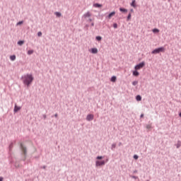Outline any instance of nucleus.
Returning a JSON list of instances; mask_svg holds the SVG:
<instances>
[{
	"label": "nucleus",
	"mask_w": 181,
	"mask_h": 181,
	"mask_svg": "<svg viewBox=\"0 0 181 181\" xmlns=\"http://www.w3.org/2000/svg\"><path fill=\"white\" fill-rule=\"evenodd\" d=\"M33 49H30L28 51V54L30 55V54H33Z\"/></svg>",
	"instance_id": "6ab92c4d"
},
{
	"label": "nucleus",
	"mask_w": 181,
	"mask_h": 181,
	"mask_svg": "<svg viewBox=\"0 0 181 181\" xmlns=\"http://www.w3.org/2000/svg\"><path fill=\"white\" fill-rule=\"evenodd\" d=\"M22 151L23 152L24 155H26V148L23 147V144H21Z\"/></svg>",
	"instance_id": "1a4fd4ad"
},
{
	"label": "nucleus",
	"mask_w": 181,
	"mask_h": 181,
	"mask_svg": "<svg viewBox=\"0 0 181 181\" xmlns=\"http://www.w3.org/2000/svg\"><path fill=\"white\" fill-rule=\"evenodd\" d=\"M131 19V13H129L127 16V20L129 21Z\"/></svg>",
	"instance_id": "393cba45"
},
{
	"label": "nucleus",
	"mask_w": 181,
	"mask_h": 181,
	"mask_svg": "<svg viewBox=\"0 0 181 181\" xmlns=\"http://www.w3.org/2000/svg\"><path fill=\"white\" fill-rule=\"evenodd\" d=\"M22 23H23V21H20V22H18V23H17V25H22Z\"/></svg>",
	"instance_id": "c85d7f7f"
},
{
	"label": "nucleus",
	"mask_w": 181,
	"mask_h": 181,
	"mask_svg": "<svg viewBox=\"0 0 181 181\" xmlns=\"http://www.w3.org/2000/svg\"><path fill=\"white\" fill-rule=\"evenodd\" d=\"M4 180V177H0V181H3Z\"/></svg>",
	"instance_id": "7c9ffc66"
},
{
	"label": "nucleus",
	"mask_w": 181,
	"mask_h": 181,
	"mask_svg": "<svg viewBox=\"0 0 181 181\" xmlns=\"http://www.w3.org/2000/svg\"><path fill=\"white\" fill-rule=\"evenodd\" d=\"M96 159H98V160L103 159V156H98V157L96 158Z\"/></svg>",
	"instance_id": "cd10ccee"
},
{
	"label": "nucleus",
	"mask_w": 181,
	"mask_h": 181,
	"mask_svg": "<svg viewBox=\"0 0 181 181\" xmlns=\"http://www.w3.org/2000/svg\"><path fill=\"white\" fill-rule=\"evenodd\" d=\"M111 81H112V83H115V82L117 81V76H112V77L111 78Z\"/></svg>",
	"instance_id": "ddd939ff"
},
{
	"label": "nucleus",
	"mask_w": 181,
	"mask_h": 181,
	"mask_svg": "<svg viewBox=\"0 0 181 181\" xmlns=\"http://www.w3.org/2000/svg\"><path fill=\"white\" fill-rule=\"evenodd\" d=\"M136 101H141L142 100V97H141V95H139L136 97Z\"/></svg>",
	"instance_id": "4468645a"
},
{
	"label": "nucleus",
	"mask_w": 181,
	"mask_h": 181,
	"mask_svg": "<svg viewBox=\"0 0 181 181\" xmlns=\"http://www.w3.org/2000/svg\"><path fill=\"white\" fill-rule=\"evenodd\" d=\"M84 18H90L91 16V13L90 11H88L86 13L83 15Z\"/></svg>",
	"instance_id": "6e6552de"
},
{
	"label": "nucleus",
	"mask_w": 181,
	"mask_h": 181,
	"mask_svg": "<svg viewBox=\"0 0 181 181\" xmlns=\"http://www.w3.org/2000/svg\"><path fill=\"white\" fill-rule=\"evenodd\" d=\"M153 33H159V29H158V28L153 29Z\"/></svg>",
	"instance_id": "f3484780"
},
{
	"label": "nucleus",
	"mask_w": 181,
	"mask_h": 181,
	"mask_svg": "<svg viewBox=\"0 0 181 181\" xmlns=\"http://www.w3.org/2000/svg\"><path fill=\"white\" fill-rule=\"evenodd\" d=\"M133 76H135L136 77H138L139 76V72H138L136 70L133 71Z\"/></svg>",
	"instance_id": "9b49d317"
},
{
	"label": "nucleus",
	"mask_w": 181,
	"mask_h": 181,
	"mask_svg": "<svg viewBox=\"0 0 181 181\" xmlns=\"http://www.w3.org/2000/svg\"><path fill=\"white\" fill-rule=\"evenodd\" d=\"M93 6L95 8H101V6H103V5H101L100 4H93Z\"/></svg>",
	"instance_id": "f8f14e48"
},
{
	"label": "nucleus",
	"mask_w": 181,
	"mask_h": 181,
	"mask_svg": "<svg viewBox=\"0 0 181 181\" xmlns=\"http://www.w3.org/2000/svg\"><path fill=\"white\" fill-rule=\"evenodd\" d=\"M23 43H25V42H23V41H18V45H19V46H22V45H23Z\"/></svg>",
	"instance_id": "412c9836"
},
{
	"label": "nucleus",
	"mask_w": 181,
	"mask_h": 181,
	"mask_svg": "<svg viewBox=\"0 0 181 181\" xmlns=\"http://www.w3.org/2000/svg\"><path fill=\"white\" fill-rule=\"evenodd\" d=\"M132 84H133V86H136V84H138V82L134 81V82L132 83Z\"/></svg>",
	"instance_id": "bb28decb"
},
{
	"label": "nucleus",
	"mask_w": 181,
	"mask_h": 181,
	"mask_svg": "<svg viewBox=\"0 0 181 181\" xmlns=\"http://www.w3.org/2000/svg\"><path fill=\"white\" fill-rule=\"evenodd\" d=\"M104 165H105V161H104V160H102V161L97 160L95 162L96 166H104Z\"/></svg>",
	"instance_id": "20e7f679"
},
{
	"label": "nucleus",
	"mask_w": 181,
	"mask_h": 181,
	"mask_svg": "<svg viewBox=\"0 0 181 181\" xmlns=\"http://www.w3.org/2000/svg\"><path fill=\"white\" fill-rule=\"evenodd\" d=\"M19 110H21V107H18L16 105H15L14 107V112H18V111H19Z\"/></svg>",
	"instance_id": "9d476101"
},
{
	"label": "nucleus",
	"mask_w": 181,
	"mask_h": 181,
	"mask_svg": "<svg viewBox=\"0 0 181 181\" xmlns=\"http://www.w3.org/2000/svg\"><path fill=\"white\" fill-rule=\"evenodd\" d=\"M134 159L136 160V159H138V156H137V155H134Z\"/></svg>",
	"instance_id": "c756f323"
},
{
	"label": "nucleus",
	"mask_w": 181,
	"mask_h": 181,
	"mask_svg": "<svg viewBox=\"0 0 181 181\" xmlns=\"http://www.w3.org/2000/svg\"><path fill=\"white\" fill-rule=\"evenodd\" d=\"M113 28H114L115 29H117V28H118V25H117V23H114V24H113Z\"/></svg>",
	"instance_id": "5701e85b"
},
{
	"label": "nucleus",
	"mask_w": 181,
	"mask_h": 181,
	"mask_svg": "<svg viewBox=\"0 0 181 181\" xmlns=\"http://www.w3.org/2000/svg\"><path fill=\"white\" fill-rule=\"evenodd\" d=\"M91 22V19L89 20Z\"/></svg>",
	"instance_id": "c9c22d12"
},
{
	"label": "nucleus",
	"mask_w": 181,
	"mask_h": 181,
	"mask_svg": "<svg viewBox=\"0 0 181 181\" xmlns=\"http://www.w3.org/2000/svg\"><path fill=\"white\" fill-rule=\"evenodd\" d=\"M112 16H115V11H113L112 13H110L108 16H107V18L108 19H111L112 18Z\"/></svg>",
	"instance_id": "0eeeda50"
},
{
	"label": "nucleus",
	"mask_w": 181,
	"mask_h": 181,
	"mask_svg": "<svg viewBox=\"0 0 181 181\" xmlns=\"http://www.w3.org/2000/svg\"><path fill=\"white\" fill-rule=\"evenodd\" d=\"M119 11H120V12H128V10L123 8H120Z\"/></svg>",
	"instance_id": "a211bd4d"
},
{
	"label": "nucleus",
	"mask_w": 181,
	"mask_h": 181,
	"mask_svg": "<svg viewBox=\"0 0 181 181\" xmlns=\"http://www.w3.org/2000/svg\"><path fill=\"white\" fill-rule=\"evenodd\" d=\"M56 16H57L58 18H60V16H62V13H60L59 12H56L55 13Z\"/></svg>",
	"instance_id": "aec40b11"
},
{
	"label": "nucleus",
	"mask_w": 181,
	"mask_h": 181,
	"mask_svg": "<svg viewBox=\"0 0 181 181\" xmlns=\"http://www.w3.org/2000/svg\"><path fill=\"white\" fill-rule=\"evenodd\" d=\"M92 26H94V24H92Z\"/></svg>",
	"instance_id": "f704fd0d"
},
{
	"label": "nucleus",
	"mask_w": 181,
	"mask_h": 181,
	"mask_svg": "<svg viewBox=\"0 0 181 181\" xmlns=\"http://www.w3.org/2000/svg\"><path fill=\"white\" fill-rule=\"evenodd\" d=\"M146 128H147V129H151V128H152V126L151 124H148L146 126Z\"/></svg>",
	"instance_id": "b1692460"
},
{
	"label": "nucleus",
	"mask_w": 181,
	"mask_h": 181,
	"mask_svg": "<svg viewBox=\"0 0 181 181\" xmlns=\"http://www.w3.org/2000/svg\"><path fill=\"white\" fill-rule=\"evenodd\" d=\"M23 80L24 84H25V86L29 87V86L32 84V81H33V76H32V74H28L24 76H23Z\"/></svg>",
	"instance_id": "f257e3e1"
},
{
	"label": "nucleus",
	"mask_w": 181,
	"mask_h": 181,
	"mask_svg": "<svg viewBox=\"0 0 181 181\" xmlns=\"http://www.w3.org/2000/svg\"><path fill=\"white\" fill-rule=\"evenodd\" d=\"M144 117V114L141 115V118Z\"/></svg>",
	"instance_id": "2f4dec72"
},
{
	"label": "nucleus",
	"mask_w": 181,
	"mask_h": 181,
	"mask_svg": "<svg viewBox=\"0 0 181 181\" xmlns=\"http://www.w3.org/2000/svg\"><path fill=\"white\" fill-rule=\"evenodd\" d=\"M112 147H113V148H115V145H112Z\"/></svg>",
	"instance_id": "473e14b6"
},
{
	"label": "nucleus",
	"mask_w": 181,
	"mask_h": 181,
	"mask_svg": "<svg viewBox=\"0 0 181 181\" xmlns=\"http://www.w3.org/2000/svg\"><path fill=\"white\" fill-rule=\"evenodd\" d=\"M87 121H93L94 119V115H88L86 117Z\"/></svg>",
	"instance_id": "39448f33"
},
{
	"label": "nucleus",
	"mask_w": 181,
	"mask_h": 181,
	"mask_svg": "<svg viewBox=\"0 0 181 181\" xmlns=\"http://www.w3.org/2000/svg\"><path fill=\"white\" fill-rule=\"evenodd\" d=\"M144 66H145V62H141V63L136 65L134 69H135V70H141V69H142Z\"/></svg>",
	"instance_id": "7ed1b4c3"
},
{
	"label": "nucleus",
	"mask_w": 181,
	"mask_h": 181,
	"mask_svg": "<svg viewBox=\"0 0 181 181\" xmlns=\"http://www.w3.org/2000/svg\"><path fill=\"white\" fill-rule=\"evenodd\" d=\"M160 52H165V47H159L158 49H156L153 51H152V54H156L158 53H160Z\"/></svg>",
	"instance_id": "f03ea898"
},
{
	"label": "nucleus",
	"mask_w": 181,
	"mask_h": 181,
	"mask_svg": "<svg viewBox=\"0 0 181 181\" xmlns=\"http://www.w3.org/2000/svg\"><path fill=\"white\" fill-rule=\"evenodd\" d=\"M10 59H11V60L12 62H13L14 60L16 59V56H15V55L11 56V57H10Z\"/></svg>",
	"instance_id": "dca6fc26"
},
{
	"label": "nucleus",
	"mask_w": 181,
	"mask_h": 181,
	"mask_svg": "<svg viewBox=\"0 0 181 181\" xmlns=\"http://www.w3.org/2000/svg\"><path fill=\"white\" fill-rule=\"evenodd\" d=\"M131 6H133V8H136V4H135V0H133Z\"/></svg>",
	"instance_id": "2eb2a0df"
},
{
	"label": "nucleus",
	"mask_w": 181,
	"mask_h": 181,
	"mask_svg": "<svg viewBox=\"0 0 181 181\" xmlns=\"http://www.w3.org/2000/svg\"><path fill=\"white\" fill-rule=\"evenodd\" d=\"M55 117H57V114L55 115Z\"/></svg>",
	"instance_id": "72a5a7b5"
},
{
	"label": "nucleus",
	"mask_w": 181,
	"mask_h": 181,
	"mask_svg": "<svg viewBox=\"0 0 181 181\" xmlns=\"http://www.w3.org/2000/svg\"><path fill=\"white\" fill-rule=\"evenodd\" d=\"M37 36H39V37L42 36V32H38L37 33Z\"/></svg>",
	"instance_id": "a878e982"
},
{
	"label": "nucleus",
	"mask_w": 181,
	"mask_h": 181,
	"mask_svg": "<svg viewBox=\"0 0 181 181\" xmlns=\"http://www.w3.org/2000/svg\"><path fill=\"white\" fill-rule=\"evenodd\" d=\"M91 53H93V54H97V53H98V49L97 48H92Z\"/></svg>",
	"instance_id": "423d86ee"
},
{
	"label": "nucleus",
	"mask_w": 181,
	"mask_h": 181,
	"mask_svg": "<svg viewBox=\"0 0 181 181\" xmlns=\"http://www.w3.org/2000/svg\"><path fill=\"white\" fill-rule=\"evenodd\" d=\"M101 39H103V37H101V36L96 37V40H98V42H100V40H101Z\"/></svg>",
	"instance_id": "4be33fe9"
}]
</instances>
